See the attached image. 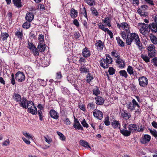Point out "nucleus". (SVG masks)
I'll return each instance as SVG.
<instances>
[{
    "instance_id": "nucleus-1",
    "label": "nucleus",
    "mask_w": 157,
    "mask_h": 157,
    "mask_svg": "<svg viewBox=\"0 0 157 157\" xmlns=\"http://www.w3.org/2000/svg\"><path fill=\"white\" fill-rule=\"evenodd\" d=\"M133 41L135 42V44L138 46L139 49L141 50L142 49V44L138 34L135 33L127 34L126 44L128 45H130Z\"/></svg>"
},
{
    "instance_id": "nucleus-2",
    "label": "nucleus",
    "mask_w": 157,
    "mask_h": 157,
    "mask_svg": "<svg viewBox=\"0 0 157 157\" xmlns=\"http://www.w3.org/2000/svg\"><path fill=\"white\" fill-rule=\"evenodd\" d=\"M105 56L106 57L105 59L103 58L99 61L100 66L104 69L108 68L109 64L112 63L113 62V60L109 55L106 54Z\"/></svg>"
},
{
    "instance_id": "nucleus-3",
    "label": "nucleus",
    "mask_w": 157,
    "mask_h": 157,
    "mask_svg": "<svg viewBox=\"0 0 157 157\" xmlns=\"http://www.w3.org/2000/svg\"><path fill=\"white\" fill-rule=\"evenodd\" d=\"M139 25L140 26L141 28L140 31V33L143 35L145 36L146 34V32H149V25L144 23H139Z\"/></svg>"
},
{
    "instance_id": "nucleus-4",
    "label": "nucleus",
    "mask_w": 157,
    "mask_h": 157,
    "mask_svg": "<svg viewBox=\"0 0 157 157\" xmlns=\"http://www.w3.org/2000/svg\"><path fill=\"white\" fill-rule=\"evenodd\" d=\"M155 47L154 45L150 44L147 48L148 50V56L150 58L155 56Z\"/></svg>"
},
{
    "instance_id": "nucleus-5",
    "label": "nucleus",
    "mask_w": 157,
    "mask_h": 157,
    "mask_svg": "<svg viewBox=\"0 0 157 157\" xmlns=\"http://www.w3.org/2000/svg\"><path fill=\"white\" fill-rule=\"evenodd\" d=\"M136 106H137L139 108L140 107L136 100L133 99L132 100V102H130L128 103V104L127 106V108L132 111L135 109V107Z\"/></svg>"
},
{
    "instance_id": "nucleus-6",
    "label": "nucleus",
    "mask_w": 157,
    "mask_h": 157,
    "mask_svg": "<svg viewBox=\"0 0 157 157\" xmlns=\"http://www.w3.org/2000/svg\"><path fill=\"white\" fill-rule=\"evenodd\" d=\"M138 81L139 84L140 86L144 87L148 85V79L145 76H142L139 77Z\"/></svg>"
},
{
    "instance_id": "nucleus-7",
    "label": "nucleus",
    "mask_w": 157,
    "mask_h": 157,
    "mask_svg": "<svg viewBox=\"0 0 157 157\" xmlns=\"http://www.w3.org/2000/svg\"><path fill=\"white\" fill-rule=\"evenodd\" d=\"M15 78L16 80L20 82H21L25 80V75L23 72L18 71L15 75Z\"/></svg>"
},
{
    "instance_id": "nucleus-8",
    "label": "nucleus",
    "mask_w": 157,
    "mask_h": 157,
    "mask_svg": "<svg viewBox=\"0 0 157 157\" xmlns=\"http://www.w3.org/2000/svg\"><path fill=\"white\" fill-rule=\"evenodd\" d=\"M151 139V136L148 134H145L142 136L140 140V142L143 144H147Z\"/></svg>"
},
{
    "instance_id": "nucleus-9",
    "label": "nucleus",
    "mask_w": 157,
    "mask_h": 157,
    "mask_svg": "<svg viewBox=\"0 0 157 157\" xmlns=\"http://www.w3.org/2000/svg\"><path fill=\"white\" fill-rule=\"evenodd\" d=\"M94 117L99 120H101L103 117L102 112L98 109H94L93 112Z\"/></svg>"
},
{
    "instance_id": "nucleus-10",
    "label": "nucleus",
    "mask_w": 157,
    "mask_h": 157,
    "mask_svg": "<svg viewBox=\"0 0 157 157\" xmlns=\"http://www.w3.org/2000/svg\"><path fill=\"white\" fill-rule=\"evenodd\" d=\"M49 113L51 117L52 118L56 120L59 118V114L55 110L53 109H51L49 111Z\"/></svg>"
},
{
    "instance_id": "nucleus-11",
    "label": "nucleus",
    "mask_w": 157,
    "mask_h": 157,
    "mask_svg": "<svg viewBox=\"0 0 157 157\" xmlns=\"http://www.w3.org/2000/svg\"><path fill=\"white\" fill-rule=\"evenodd\" d=\"M96 100V103L98 105H102L105 101L104 98L100 96H97L95 98Z\"/></svg>"
},
{
    "instance_id": "nucleus-12",
    "label": "nucleus",
    "mask_w": 157,
    "mask_h": 157,
    "mask_svg": "<svg viewBox=\"0 0 157 157\" xmlns=\"http://www.w3.org/2000/svg\"><path fill=\"white\" fill-rule=\"evenodd\" d=\"M116 62L117 64L120 65L119 68H123L125 67V61L120 58L117 59Z\"/></svg>"
},
{
    "instance_id": "nucleus-13",
    "label": "nucleus",
    "mask_w": 157,
    "mask_h": 157,
    "mask_svg": "<svg viewBox=\"0 0 157 157\" xmlns=\"http://www.w3.org/2000/svg\"><path fill=\"white\" fill-rule=\"evenodd\" d=\"M149 31L151 30L152 33H155L157 32V25L154 22H153L149 25Z\"/></svg>"
},
{
    "instance_id": "nucleus-14",
    "label": "nucleus",
    "mask_w": 157,
    "mask_h": 157,
    "mask_svg": "<svg viewBox=\"0 0 157 157\" xmlns=\"http://www.w3.org/2000/svg\"><path fill=\"white\" fill-rule=\"evenodd\" d=\"M124 112L121 113V117L122 118L125 120L128 119L131 117V115L130 113H128L127 112L124 110H123Z\"/></svg>"
},
{
    "instance_id": "nucleus-15",
    "label": "nucleus",
    "mask_w": 157,
    "mask_h": 157,
    "mask_svg": "<svg viewBox=\"0 0 157 157\" xmlns=\"http://www.w3.org/2000/svg\"><path fill=\"white\" fill-rule=\"evenodd\" d=\"M111 124L114 128L116 129L118 128L120 130L121 129V124L119 121L114 120L111 122Z\"/></svg>"
},
{
    "instance_id": "nucleus-16",
    "label": "nucleus",
    "mask_w": 157,
    "mask_h": 157,
    "mask_svg": "<svg viewBox=\"0 0 157 157\" xmlns=\"http://www.w3.org/2000/svg\"><path fill=\"white\" fill-rule=\"evenodd\" d=\"M128 128L132 133L136 131L137 132V126L136 124H129Z\"/></svg>"
},
{
    "instance_id": "nucleus-17",
    "label": "nucleus",
    "mask_w": 157,
    "mask_h": 157,
    "mask_svg": "<svg viewBox=\"0 0 157 157\" xmlns=\"http://www.w3.org/2000/svg\"><path fill=\"white\" fill-rule=\"evenodd\" d=\"M98 49L102 50L104 47V44L101 40H97L95 44Z\"/></svg>"
},
{
    "instance_id": "nucleus-18",
    "label": "nucleus",
    "mask_w": 157,
    "mask_h": 157,
    "mask_svg": "<svg viewBox=\"0 0 157 157\" xmlns=\"http://www.w3.org/2000/svg\"><path fill=\"white\" fill-rule=\"evenodd\" d=\"M120 132L124 136L127 137L128 136L131 134L132 132L130 130H127V129H122L120 130Z\"/></svg>"
},
{
    "instance_id": "nucleus-19",
    "label": "nucleus",
    "mask_w": 157,
    "mask_h": 157,
    "mask_svg": "<svg viewBox=\"0 0 157 157\" xmlns=\"http://www.w3.org/2000/svg\"><path fill=\"white\" fill-rule=\"evenodd\" d=\"M34 15L33 13L28 12L26 13L25 19L27 21L31 22L34 18Z\"/></svg>"
},
{
    "instance_id": "nucleus-20",
    "label": "nucleus",
    "mask_w": 157,
    "mask_h": 157,
    "mask_svg": "<svg viewBox=\"0 0 157 157\" xmlns=\"http://www.w3.org/2000/svg\"><path fill=\"white\" fill-rule=\"evenodd\" d=\"M70 13L71 17L74 19L77 17L78 12L74 9L72 8L71 10Z\"/></svg>"
},
{
    "instance_id": "nucleus-21",
    "label": "nucleus",
    "mask_w": 157,
    "mask_h": 157,
    "mask_svg": "<svg viewBox=\"0 0 157 157\" xmlns=\"http://www.w3.org/2000/svg\"><path fill=\"white\" fill-rule=\"evenodd\" d=\"M82 55L85 58L88 57L90 55V52L88 50L86 47L84 48L82 50Z\"/></svg>"
},
{
    "instance_id": "nucleus-22",
    "label": "nucleus",
    "mask_w": 157,
    "mask_h": 157,
    "mask_svg": "<svg viewBox=\"0 0 157 157\" xmlns=\"http://www.w3.org/2000/svg\"><path fill=\"white\" fill-rule=\"evenodd\" d=\"M12 2L14 5L18 8H21L22 6L21 0H12Z\"/></svg>"
},
{
    "instance_id": "nucleus-23",
    "label": "nucleus",
    "mask_w": 157,
    "mask_h": 157,
    "mask_svg": "<svg viewBox=\"0 0 157 157\" xmlns=\"http://www.w3.org/2000/svg\"><path fill=\"white\" fill-rule=\"evenodd\" d=\"M121 24L122 25V27H123L124 29L127 33V34L130 33V31L129 29V26L126 22H122Z\"/></svg>"
},
{
    "instance_id": "nucleus-24",
    "label": "nucleus",
    "mask_w": 157,
    "mask_h": 157,
    "mask_svg": "<svg viewBox=\"0 0 157 157\" xmlns=\"http://www.w3.org/2000/svg\"><path fill=\"white\" fill-rule=\"evenodd\" d=\"M37 48L39 49L40 52H43L45 50L46 48L45 45L43 44V43H39V44L37 46Z\"/></svg>"
},
{
    "instance_id": "nucleus-25",
    "label": "nucleus",
    "mask_w": 157,
    "mask_h": 157,
    "mask_svg": "<svg viewBox=\"0 0 157 157\" xmlns=\"http://www.w3.org/2000/svg\"><path fill=\"white\" fill-rule=\"evenodd\" d=\"M149 36L152 43L154 44H157V38L152 33H150Z\"/></svg>"
},
{
    "instance_id": "nucleus-26",
    "label": "nucleus",
    "mask_w": 157,
    "mask_h": 157,
    "mask_svg": "<svg viewBox=\"0 0 157 157\" xmlns=\"http://www.w3.org/2000/svg\"><path fill=\"white\" fill-rule=\"evenodd\" d=\"M79 144L81 145L86 148H90L88 143L84 140H80L79 142Z\"/></svg>"
},
{
    "instance_id": "nucleus-27",
    "label": "nucleus",
    "mask_w": 157,
    "mask_h": 157,
    "mask_svg": "<svg viewBox=\"0 0 157 157\" xmlns=\"http://www.w3.org/2000/svg\"><path fill=\"white\" fill-rule=\"evenodd\" d=\"M13 98L17 102H20L21 101V95L18 94H14Z\"/></svg>"
},
{
    "instance_id": "nucleus-28",
    "label": "nucleus",
    "mask_w": 157,
    "mask_h": 157,
    "mask_svg": "<svg viewBox=\"0 0 157 157\" xmlns=\"http://www.w3.org/2000/svg\"><path fill=\"white\" fill-rule=\"evenodd\" d=\"M119 73L121 76L124 77L125 78H127L128 75L126 71L124 70H121L119 72Z\"/></svg>"
},
{
    "instance_id": "nucleus-29",
    "label": "nucleus",
    "mask_w": 157,
    "mask_h": 157,
    "mask_svg": "<svg viewBox=\"0 0 157 157\" xmlns=\"http://www.w3.org/2000/svg\"><path fill=\"white\" fill-rule=\"evenodd\" d=\"M9 35L7 33H2L1 37L3 40L4 41L7 40V38L8 37Z\"/></svg>"
},
{
    "instance_id": "nucleus-30",
    "label": "nucleus",
    "mask_w": 157,
    "mask_h": 157,
    "mask_svg": "<svg viewBox=\"0 0 157 157\" xmlns=\"http://www.w3.org/2000/svg\"><path fill=\"white\" fill-rule=\"evenodd\" d=\"M148 130L150 132L151 134L155 138L157 137V131L155 129L152 130L150 128L148 129Z\"/></svg>"
},
{
    "instance_id": "nucleus-31",
    "label": "nucleus",
    "mask_w": 157,
    "mask_h": 157,
    "mask_svg": "<svg viewBox=\"0 0 157 157\" xmlns=\"http://www.w3.org/2000/svg\"><path fill=\"white\" fill-rule=\"evenodd\" d=\"M116 39L117 41L118 45L121 47H124V42H123V41L121 39L120 37H117Z\"/></svg>"
},
{
    "instance_id": "nucleus-32",
    "label": "nucleus",
    "mask_w": 157,
    "mask_h": 157,
    "mask_svg": "<svg viewBox=\"0 0 157 157\" xmlns=\"http://www.w3.org/2000/svg\"><path fill=\"white\" fill-rule=\"evenodd\" d=\"M127 71L130 75H133L134 74L133 69L132 67L130 66H129L127 68Z\"/></svg>"
},
{
    "instance_id": "nucleus-33",
    "label": "nucleus",
    "mask_w": 157,
    "mask_h": 157,
    "mask_svg": "<svg viewBox=\"0 0 157 157\" xmlns=\"http://www.w3.org/2000/svg\"><path fill=\"white\" fill-rule=\"evenodd\" d=\"M15 35L20 40H22L23 37V33L22 32L17 31L15 33Z\"/></svg>"
},
{
    "instance_id": "nucleus-34",
    "label": "nucleus",
    "mask_w": 157,
    "mask_h": 157,
    "mask_svg": "<svg viewBox=\"0 0 157 157\" xmlns=\"http://www.w3.org/2000/svg\"><path fill=\"white\" fill-rule=\"evenodd\" d=\"M141 57L147 63L150 61V57L149 58L146 55L142 54Z\"/></svg>"
},
{
    "instance_id": "nucleus-35",
    "label": "nucleus",
    "mask_w": 157,
    "mask_h": 157,
    "mask_svg": "<svg viewBox=\"0 0 157 157\" xmlns=\"http://www.w3.org/2000/svg\"><path fill=\"white\" fill-rule=\"evenodd\" d=\"M57 133L59 136V139L62 141H64L66 139L65 136L61 132H57Z\"/></svg>"
},
{
    "instance_id": "nucleus-36",
    "label": "nucleus",
    "mask_w": 157,
    "mask_h": 157,
    "mask_svg": "<svg viewBox=\"0 0 157 157\" xmlns=\"http://www.w3.org/2000/svg\"><path fill=\"white\" fill-rule=\"evenodd\" d=\"M80 71L82 73H86L89 72V69L86 68L84 66L81 67L80 69Z\"/></svg>"
},
{
    "instance_id": "nucleus-37",
    "label": "nucleus",
    "mask_w": 157,
    "mask_h": 157,
    "mask_svg": "<svg viewBox=\"0 0 157 157\" xmlns=\"http://www.w3.org/2000/svg\"><path fill=\"white\" fill-rule=\"evenodd\" d=\"M30 27V22L27 21L25 22L22 25V27L24 28L28 29Z\"/></svg>"
},
{
    "instance_id": "nucleus-38",
    "label": "nucleus",
    "mask_w": 157,
    "mask_h": 157,
    "mask_svg": "<svg viewBox=\"0 0 157 157\" xmlns=\"http://www.w3.org/2000/svg\"><path fill=\"white\" fill-rule=\"evenodd\" d=\"M44 138L45 141L48 144H49L52 141V138L49 137L48 135H46V136H44Z\"/></svg>"
},
{
    "instance_id": "nucleus-39",
    "label": "nucleus",
    "mask_w": 157,
    "mask_h": 157,
    "mask_svg": "<svg viewBox=\"0 0 157 157\" xmlns=\"http://www.w3.org/2000/svg\"><path fill=\"white\" fill-rule=\"evenodd\" d=\"M90 9L93 14H94L96 16H98V13L94 7H91Z\"/></svg>"
},
{
    "instance_id": "nucleus-40",
    "label": "nucleus",
    "mask_w": 157,
    "mask_h": 157,
    "mask_svg": "<svg viewBox=\"0 0 157 157\" xmlns=\"http://www.w3.org/2000/svg\"><path fill=\"white\" fill-rule=\"evenodd\" d=\"M73 126L76 129H78V130H83V128L81 126L80 124H74L73 125Z\"/></svg>"
},
{
    "instance_id": "nucleus-41",
    "label": "nucleus",
    "mask_w": 157,
    "mask_h": 157,
    "mask_svg": "<svg viewBox=\"0 0 157 157\" xmlns=\"http://www.w3.org/2000/svg\"><path fill=\"white\" fill-rule=\"evenodd\" d=\"M28 48L31 51L32 50H33L34 49H35L36 48L35 46L33 44L32 42H29L28 41Z\"/></svg>"
},
{
    "instance_id": "nucleus-42",
    "label": "nucleus",
    "mask_w": 157,
    "mask_h": 157,
    "mask_svg": "<svg viewBox=\"0 0 157 157\" xmlns=\"http://www.w3.org/2000/svg\"><path fill=\"white\" fill-rule=\"evenodd\" d=\"M84 1L90 6H93L95 3L94 0H84Z\"/></svg>"
},
{
    "instance_id": "nucleus-43",
    "label": "nucleus",
    "mask_w": 157,
    "mask_h": 157,
    "mask_svg": "<svg viewBox=\"0 0 157 157\" xmlns=\"http://www.w3.org/2000/svg\"><path fill=\"white\" fill-rule=\"evenodd\" d=\"M115 70L113 67H109V69L108 72L110 75H113L115 73Z\"/></svg>"
},
{
    "instance_id": "nucleus-44",
    "label": "nucleus",
    "mask_w": 157,
    "mask_h": 157,
    "mask_svg": "<svg viewBox=\"0 0 157 157\" xmlns=\"http://www.w3.org/2000/svg\"><path fill=\"white\" fill-rule=\"evenodd\" d=\"M27 111L33 115H36L37 113V111H36V110L30 108H28Z\"/></svg>"
},
{
    "instance_id": "nucleus-45",
    "label": "nucleus",
    "mask_w": 157,
    "mask_h": 157,
    "mask_svg": "<svg viewBox=\"0 0 157 157\" xmlns=\"http://www.w3.org/2000/svg\"><path fill=\"white\" fill-rule=\"evenodd\" d=\"M94 78L93 76L91 75V74L90 73H88L86 77L87 82L88 83L90 82Z\"/></svg>"
},
{
    "instance_id": "nucleus-46",
    "label": "nucleus",
    "mask_w": 157,
    "mask_h": 157,
    "mask_svg": "<svg viewBox=\"0 0 157 157\" xmlns=\"http://www.w3.org/2000/svg\"><path fill=\"white\" fill-rule=\"evenodd\" d=\"M100 91L98 88H96L93 90V94L95 95H98L100 94Z\"/></svg>"
},
{
    "instance_id": "nucleus-47",
    "label": "nucleus",
    "mask_w": 157,
    "mask_h": 157,
    "mask_svg": "<svg viewBox=\"0 0 157 157\" xmlns=\"http://www.w3.org/2000/svg\"><path fill=\"white\" fill-rule=\"evenodd\" d=\"M27 101H21L20 102H19V105H20L24 109H26V104H27Z\"/></svg>"
},
{
    "instance_id": "nucleus-48",
    "label": "nucleus",
    "mask_w": 157,
    "mask_h": 157,
    "mask_svg": "<svg viewBox=\"0 0 157 157\" xmlns=\"http://www.w3.org/2000/svg\"><path fill=\"white\" fill-rule=\"evenodd\" d=\"M87 108L90 109H93L95 108V105L93 102L90 103L88 104Z\"/></svg>"
},
{
    "instance_id": "nucleus-49",
    "label": "nucleus",
    "mask_w": 157,
    "mask_h": 157,
    "mask_svg": "<svg viewBox=\"0 0 157 157\" xmlns=\"http://www.w3.org/2000/svg\"><path fill=\"white\" fill-rule=\"evenodd\" d=\"M39 40V43H43L44 42V36L43 35H39L38 39Z\"/></svg>"
},
{
    "instance_id": "nucleus-50",
    "label": "nucleus",
    "mask_w": 157,
    "mask_h": 157,
    "mask_svg": "<svg viewBox=\"0 0 157 157\" xmlns=\"http://www.w3.org/2000/svg\"><path fill=\"white\" fill-rule=\"evenodd\" d=\"M38 115L39 116V119L40 121H42L43 120V114L42 111L41 110H39L38 111Z\"/></svg>"
},
{
    "instance_id": "nucleus-51",
    "label": "nucleus",
    "mask_w": 157,
    "mask_h": 157,
    "mask_svg": "<svg viewBox=\"0 0 157 157\" xmlns=\"http://www.w3.org/2000/svg\"><path fill=\"white\" fill-rule=\"evenodd\" d=\"M121 34L122 36V38L124 40L127 39V33L124 31H121Z\"/></svg>"
},
{
    "instance_id": "nucleus-52",
    "label": "nucleus",
    "mask_w": 157,
    "mask_h": 157,
    "mask_svg": "<svg viewBox=\"0 0 157 157\" xmlns=\"http://www.w3.org/2000/svg\"><path fill=\"white\" fill-rule=\"evenodd\" d=\"M104 122L105 125L106 126H108L110 124V122L109 121V118L108 116L105 118Z\"/></svg>"
},
{
    "instance_id": "nucleus-53",
    "label": "nucleus",
    "mask_w": 157,
    "mask_h": 157,
    "mask_svg": "<svg viewBox=\"0 0 157 157\" xmlns=\"http://www.w3.org/2000/svg\"><path fill=\"white\" fill-rule=\"evenodd\" d=\"M11 83L12 85H14L15 84L16 82L15 80L14 76L13 73L11 74Z\"/></svg>"
},
{
    "instance_id": "nucleus-54",
    "label": "nucleus",
    "mask_w": 157,
    "mask_h": 157,
    "mask_svg": "<svg viewBox=\"0 0 157 157\" xmlns=\"http://www.w3.org/2000/svg\"><path fill=\"white\" fill-rule=\"evenodd\" d=\"M22 133L27 138H33L32 136H30L29 133H27L26 132H22Z\"/></svg>"
},
{
    "instance_id": "nucleus-55",
    "label": "nucleus",
    "mask_w": 157,
    "mask_h": 157,
    "mask_svg": "<svg viewBox=\"0 0 157 157\" xmlns=\"http://www.w3.org/2000/svg\"><path fill=\"white\" fill-rule=\"evenodd\" d=\"M82 125L84 127L87 128L89 127L88 124L86 123L85 120L83 119V120L81 122Z\"/></svg>"
},
{
    "instance_id": "nucleus-56",
    "label": "nucleus",
    "mask_w": 157,
    "mask_h": 157,
    "mask_svg": "<svg viewBox=\"0 0 157 157\" xmlns=\"http://www.w3.org/2000/svg\"><path fill=\"white\" fill-rule=\"evenodd\" d=\"M151 62L153 63L155 67H157V57H155L151 60Z\"/></svg>"
},
{
    "instance_id": "nucleus-57",
    "label": "nucleus",
    "mask_w": 157,
    "mask_h": 157,
    "mask_svg": "<svg viewBox=\"0 0 157 157\" xmlns=\"http://www.w3.org/2000/svg\"><path fill=\"white\" fill-rule=\"evenodd\" d=\"M33 53L35 56H38L39 55V52L38 51V49L36 48L35 49L31 51Z\"/></svg>"
},
{
    "instance_id": "nucleus-58",
    "label": "nucleus",
    "mask_w": 157,
    "mask_h": 157,
    "mask_svg": "<svg viewBox=\"0 0 157 157\" xmlns=\"http://www.w3.org/2000/svg\"><path fill=\"white\" fill-rule=\"evenodd\" d=\"M62 92L64 94H68L69 92V90L66 87H63L62 89Z\"/></svg>"
},
{
    "instance_id": "nucleus-59",
    "label": "nucleus",
    "mask_w": 157,
    "mask_h": 157,
    "mask_svg": "<svg viewBox=\"0 0 157 157\" xmlns=\"http://www.w3.org/2000/svg\"><path fill=\"white\" fill-rule=\"evenodd\" d=\"M137 12L141 16H146L145 13L144 12H143L142 10H141L140 8L138 9Z\"/></svg>"
},
{
    "instance_id": "nucleus-60",
    "label": "nucleus",
    "mask_w": 157,
    "mask_h": 157,
    "mask_svg": "<svg viewBox=\"0 0 157 157\" xmlns=\"http://www.w3.org/2000/svg\"><path fill=\"white\" fill-rule=\"evenodd\" d=\"M111 55L112 56L117 58V59L120 58V56L114 52H112L111 53Z\"/></svg>"
},
{
    "instance_id": "nucleus-61",
    "label": "nucleus",
    "mask_w": 157,
    "mask_h": 157,
    "mask_svg": "<svg viewBox=\"0 0 157 157\" xmlns=\"http://www.w3.org/2000/svg\"><path fill=\"white\" fill-rule=\"evenodd\" d=\"M67 78L68 81L71 84H73L75 83V81H74V80L71 79L69 76H67Z\"/></svg>"
},
{
    "instance_id": "nucleus-62",
    "label": "nucleus",
    "mask_w": 157,
    "mask_h": 157,
    "mask_svg": "<svg viewBox=\"0 0 157 157\" xmlns=\"http://www.w3.org/2000/svg\"><path fill=\"white\" fill-rule=\"evenodd\" d=\"M56 77L58 79H60L62 77V75L61 72L59 71L56 73Z\"/></svg>"
},
{
    "instance_id": "nucleus-63",
    "label": "nucleus",
    "mask_w": 157,
    "mask_h": 157,
    "mask_svg": "<svg viewBox=\"0 0 157 157\" xmlns=\"http://www.w3.org/2000/svg\"><path fill=\"white\" fill-rule=\"evenodd\" d=\"M73 23L74 25H76L77 27H78L79 24L78 20L76 19H75L73 21Z\"/></svg>"
},
{
    "instance_id": "nucleus-64",
    "label": "nucleus",
    "mask_w": 157,
    "mask_h": 157,
    "mask_svg": "<svg viewBox=\"0 0 157 157\" xmlns=\"http://www.w3.org/2000/svg\"><path fill=\"white\" fill-rule=\"evenodd\" d=\"M153 19L155 23L157 25V14H155L153 16Z\"/></svg>"
}]
</instances>
